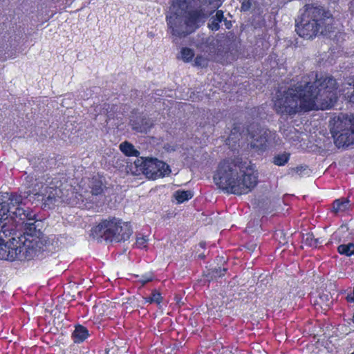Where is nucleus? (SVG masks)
Segmentation results:
<instances>
[{"label": "nucleus", "mask_w": 354, "mask_h": 354, "mask_svg": "<svg viewBox=\"0 0 354 354\" xmlns=\"http://www.w3.org/2000/svg\"><path fill=\"white\" fill-rule=\"evenodd\" d=\"M337 80L329 75L311 71L297 82L276 94L273 109L281 117L330 109L337 99Z\"/></svg>", "instance_id": "1"}, {"label": "nucleus", "mask_w": 354, "mask_h": 354, "mask_svg": "<svg viewBox=\"0 0 354 354\" xmlns=\"http://www.w3.org/2000/svg\"><path fill=\"white\" fill-rule=\"evenodd\" d=\"M258 178L257 171L238 156L221 160L213 176L218 188L239 196L254 189L258 184Z\"/></svg>", "instance_id": "2"}, {"label": "nucleus", "mask_w": 354, "mask_h": 354, "mask_svg": "<svg viewBox=\"0 0 354 354\" xmlns=\"http://www.w3.org/2000/svg\"><path fill=\"white\" fill-rule=\"evenodd\" d=\"M221 0H173L166 20L173 35L182 37L204 24L209 13L203 6H219Z\"/></svg>", "instance_id": "3"}, {"label": "nucleus", "mask_w": 354, "mask_h": 354, "mask_svg": "<svg viewBox=\"0 0 354 354\" xmlns=\"http://www.w3.org/2000/svg\"><path fill=\"white\" fill-rule=\"evenodd\" d=\"M133 233L130 223L124 222L115 216L102 219L91 230L93 239H104L109 242H124L129 239Z\"/></svg>", "instance_id": "4"}, {"label": "nucleus", "mask_w": 354, "mask_h": 354, "mask_svg": "<svg viewBox=\"0 0 354 354\" xmlns=\"http://www.w3.org/2000/svg\"><path fill=\"white\" fill-rule=\"evenodd\" d=\"M35 243L24 234L18 239L12 238L5 242L0 237V259L13 261L15 260H30L35 253Z\"/></svg>", "instance_id": "5"}, {"label": "nucleus", "mask_w": 354, "mask_h": 354, "mask_svg": "<svg viewBox=\"0 0 354 354\" xmlns=\"http://www.w3.org/2000/svg\"><path fill=\"white\" fill-rule=\"evenodd\" d=\"M36 181L31 191L32 194L43 202L44 209H52L60 192L58 188L62 185L61 181L57 178H51L48 175H44L36 179Z\"/></svg>", "instance_id": "6"}, {"label": "nucleus", "mask_w": 354, "mask_h": 354, "mask_svg": "<svg viewBox=\"0 0 354 354\" xmlns=\"http://www.w3.org/2000/svg\"><path fill=\"white\" fill-rule=\"evenodd\" d=\"M12 201L13 199L8 196V194H6V196H0V216L3 217L8 213L13 214L21 221L22 224H24L26 235L32 238L36 230L35 225L36 214L31 209L28 207L25 209L19 204L13 211L15 205L12 204Z\"/></svg>", "instance_id": "7"}, {"label": "nucleus", "mask_w": 354, "mask_h": 354, "mask_svg": "<svg viewBox=\"0 0 354 354\" xmlns=\"http://www.w3.org/2000/svg\"><path fill=\"white\" fill-rule=\"evenodd\" d=\"M209 51L208 57L197 55L194 65L197 67L206 68L209 62L220 63L223 65L232 63L238 59L235 53L238 51V46H205Z\"/></svg>", "instance_id": "8"}, {"label": "nucleus", "mask_w": 354, "mask_h": 354, "mask_svg": "<svg viewBox=\"0 0 354 354\" xmlns=\"http://www.w3.org/2000/svg\"><path fill=\"white\" fill-rule=\"evenodd\" d=\"M134 164L138 171L153 180L163 178L171 172L169 166L156 158L139 157Z\"/></svg>", "instance_id": "9"}, {"label": "nucleus", "mask_w": 354, "mask_h": 354, "mask_svg": "<svg viewBox=\"0 0 354 354\" xmlns=\"http://www.w3.org/2000/svg\"><path fill=\"white\" fill-rule=\"evenodd\" d=\"M348 121L343 115H337L330 122V131L334 139L335 145L338 147H347L354 144V135L345 126Z\"/></svg>", "instance_id": "10"}, {"label": "nucleus", "mask_w": 354, "mask_h": 354, "mask_svg": "<svg viewBox=\"0 0 354 354\" xmlns=\"http://www.w3.org/2000/svg\"><path fill=\"white\" fill-rule=\"evenodd\" d=\"M246 134L251 140V148L263 152L268 149V143L270 137V131L268 129L261 128L257 122H251L245 128Z\"/></svg>", "instance_id": "11"}, {"label": "nucleus", "mask_w": 354, "mask_h": 354, "mask_svg": "<svg viewBox=\"0 0 354 354\" xmlns=\"http://www.w3.org/2000/svg\"><path fill=\"white\" fill-rule=\"evenodd\" d=\"M305 7V11L301 16L310 19L312 22H315V24L322 27V29L326 27L329 37H331L330 22L332 19L330 18V12L326 11L323 7L315 4L306 5Z\"/></svg>", "instance_id": "12"}, {"label": "nucleus", "mask_w": 354, "mask_h": 354, "mask_svg": "<svg viewBox=\"0 0 354 354\" xmlns=\"http://www.w3.org/2000/svg\"><path fill=\"white\" fill-rule=\"evenodd\" d=\"M295 30L299 37L306 39H312L316 37L319 33L323 35H327L328 32L326 27L322 29V27L312 22L310 19L301 16L300 21L296 20Z\"/></svg>", "instance_id": "13"}, {"label": "nucleus", "mask_w": 354, "mask_h": 354, "mask_svg": "<svg viewBox=\"0 0 354 354\" xmlns=\"http://www.w3.org/2000/svg\"><path fill=\"white\" fill-rule=\"evenodd\" d=\"M88 188L90 189L91 194V196H88V199L93 205L97 206L99 201L101 200L104 195L106 187L101 177L95 176L89 180Z\"/></svg>", "instance_id": "14"}, {"label": "nucleus", "mask_w": 354, "mask_h": 354, "mask_svg": "<svg viewBox=\"0 0 354 354\" xmlns=\"http://www.w3.org/2000/svg\"><path fill=\"white\" fill-rule=\"evenodd\" d=\"M350 203L348 198L342 197L335 199L332 203L331 212L335 215L344 213L350 209Z\"/></svg>", "instance_id": "15"}, {"label": "nucleus", "mask_w": 354, "mask_h": 354, "mask_svg": "<svg viewBox=\"0 0 354 354\" xmlns=\"http://www.w3.org/2000/svg\"><path fill=\"white\" fill-rule=\"evenodd\" d=\"M89 336L88 329L81 324H77L72 333V338L75 343L80 344L84 342Z\"/></svg>", "instance_id": "16"}, {"label": "nucleus", "mask_w": 354, "mask_h": 354, "mask_svg": "<svg viewBox=\"0 0 354 354\" xmlns=\"http://www.w3.org/2000/svg\"><path fill=\"white\" fill-rule=\"evenodd\" d=\"M291 153L288 151H283L274 154L271 160V162L278 167H283L289 162Z\"/></svg>", "instance_id": "17"}, {"label": "nucleus", "mask_w": 354, "mask_h": 354, "mask_svg": "<svg viewBox=\"0 0 354 354\" xmlns=\"http://www.w3.org/2000/svg\"><path fill=\"white\" fill-rule=\"evenodd\" d=\"M133 129L138 132H145L152 127V123L146 118H141L139 120L133 121Z\"/></svg>", "instance_id": "18"}, {"label": "nucleus", "mask_w": 354, "mask_h": 354, "mask_svg": "<svg viewBox=\"0 0 354 354\" xmlns=\"http://www.w3.org/2000/svg\"><path fill=\"white\" fill-rule=\"evenodd\" d=\"M120 151L127 156H134L138 158L139 151L135 149L133 145L128 141H124L120 145Z\"/></svg>", "instance_id": "19"}, {"label": "nucleus", "mask_w": 354, "mask_h": 354, "mask_svg": "<svg viewBox=\"0 0 354 354\" xmlns=\"http://www.w3.org/2000/svg\"><path fill=\"white\" fill-rule=\"evenodd\" d=\"M224 19L223 12L222 10H217L216 14L209 19L208 27L213 31H216L220 28L219 24Z\"/></svg>", "instance_id": "20"}, {"label": "nucleus", "mask_w": 354, "mask_h": 354, "mask_svg": "<svg viewBox=\"0 0 354 354\" xmlns=\"http://www.w3.org/2000/svg\"><path fill=\"white\" fill-rule=\"evenodd\" d=\"M173 196L176 199L177 203L180 204L192 198L194 194L190 190L178 189L174 193Z\"/></svg>", "instance_id": "21"}, {"label": "nucleus", "mask_w": 354, "mask_h": 354, "mask_svg": "<svg viewBox=\"0 0 354 354\" xmlns=\"http://www.w3.org/2000/svg\"><path fill=\"white\" fill-rule=\"evenodd\" d=\"M16 46H7L6 49L0 50V62L16 57Z\"/></svg>", "instance_id": "22"}, {"label": "nucleus", "mask_w": 354, "mask_h": 354, "mask_svg": "<svg viewBox=\"0 0 354 354\" xmlns=\"http://www.w3.org/2000/svg\"><path fill=\"white\" fill-rule=\"evenodd\" d=\"M337 252L341 255L351 257L354 254V243L341 244L337 247Z\"/></svg>", "instance_id": "23"}, {"label": "nucleus", "mask_w": 354, "mask_h": 354, "mask_svg": "<svg viewBox=\"0 0 354 354\" xmlns=\"http://www.w3.org/2000/svg\"><path fill=\"white\" fill-rule=\"evenodd\" d=\"M144 299L146 303H156V304L160 305L162 301V297L158 290L154 289L151 291V295L149 297H145Z\"/></svg>", "instance_id": "24"}, {"label": "nucleus", "mask_w": 354, "mask_h": 354, "mask_svg": "<svg viewBox=\"0 0 354 354\" xmlns=\"http://www.w3.org/2000/svg\"><path fill=\"white\" fill-rule=\"evenodd\" d=\"M194 57V50L187 47H184L181 49L180 51V58L181 59L186 63L191 62Z\"/></svg>", "instance_id": "25"}, {"label": "nucleus", "mask_w": 354, "mask_h": 354, "mask_svg": "<svg viewBox=\"0 0 354 354\" xmlns=\"http://www.w3.org/2000/svg\"><path fill=\"white\" fill-rule=\"evenodd\" d=\"M227 270V269L225 268H215L209 271V275H210L211 279L220 278L223 277L226 274Z\"/></svg>", "instance_id": "26"}, {"label": "nucleus", "mask_w": 354, "mask_h": 354, "mask_svg": "<svg viewBox=\"0 0 354 354\" xmlns=\"http://www.w3.org/2000/svg\"><path fill=\"white\" fill-rule=\"evenodd\" d=\"M338 115H343L346 118V120L348 121H345V126L348 128V129L352 131L354 135V114H348L340 113Z\"/></svg>", "instance_id": "27"}, {"label": "nucleus", "mask_w": 354, "mask_h": 354, "mask_svg": "<svg viewBox=\"0 0 354 354\" xmlns=\"http://www.w3.org/2000/svg\"><path fill=\"white\" fill-rule=\"evenodd\" d=\"M266 19L263 15H253L252 19V24L255 28H260L263 27L266 25Z\"/></svg>", "instance_id": "28"}, {"label": "nucleus", "mask_w": 354, "mask_h": 354, "mask_svg": "<svg viewBox=\"0 0 354 354\" xmlns=\"http://www.w3.org/2000/svg\"><path fill=\"white\" fill-rule=\"evenodd\" d=\"M303 241L306 245L314 248L315 236H314L313 233H312V232L306 233L305 236L304 237Z\"/></svg>", "instance_id": "29"}, {"label": "nucleus", "mask_w": 354, "mask_h": 354, "mask_svg": "<svg viewBox=\"0 0 354 354\" xmlns=\"http://www.w3.org/2000/svg\"><path fill=\"white\" fill-rule=\"evenodd\" d=\"M153 279V273H147L142 275L137 281L142 286H145L146 283L152 281Z\"/></svg>", "instance_id": "30"}, {"label": "nucleus", "mask_w": 354, "mask_h": 354, "mask_svg": "<svg viewBox=\"0 0 354 354\" xmlns=\"http://www.w3.org/2000/svg\"><path fill=\"white\" fill-rule=\"evenodd\" d=\"M148 239L146 236L137 237L136 245L138 248L143 249L147 247Z\"/></svg>", "instance_id": "31"}, {"label": "nucleus", "mask_w": 354, "mask_h": 354, "mask_svg": "<svg viewBox=\"0 0 354 354\" xmlns=\"http://www.w3.org/2000/svg\"><path fill=\"white\" fill-rule=\"evenodd\" d=\"M241 134V124L235 123L234 124V127L231 131V136H234L235 139L239 140V137ZM234 139V138H232Z\"/></svg>", "instance_id": "32"}, {"label": "nucleus", "mask_w": 354, "mask_h": 354, "mask_svg": "<svg viewBox=\"0 0 354 354\" xmlns=\"http://www.w3.org/2000/svg\"><path fill=\"white\" fill-rule=\"evenodd\" d=\"M254 4L255 1L254 0H243L241 3V11L250 10Z\"/></svg>", "instance_id": "33"}, {"label": "nucleus", "mask_w": 354, "mask_h": 354, "mask_svg": "<svg viewBox=\"0 0 354 354\" xmlns=\"http://www.w3.org/2000/svg\"><path fill=\"white\" fill-rule=\"evenodd\" d=\"M348 84L353 87V91L348 96V102L354 104V75L349 78Z\"/></svg>", "instance_id": "34"}, {"label": "nucleus", "mask_w": 354, "mask_h": 354, "mask_svg": "<svg viewBox=\"0 0 354 354\" xmlns=\"http://www.w3.org/2000/svg\"><path fill=\"white\" fill-rule=\"evenodd\" d=\"M307 167H308L306 165H299L293 168L292 170L295 171L297 174L301 175L303 173V171L306 170Z\"/></svg>", "instance_id": "35"}, {"label": "nucleus", "mask_w": 354, "mask_h": 354, "mask_svg": "<svg viewBox=\"0 0 354 354\" xmlns=\"http://www.w3.org/2000/svg\"><path fill=\"white\" fill-rule=\"evenodd\" d=\"M345 36H346V35L344 33L338 32L335 33V35H334V37H338V38L337 39V42H342L345 40L344 39Z\"/></svg>", "instance_id": "36"}, {"label": "nucleus", "mask_w": 354, "mask_h": 354, "mask_svg": "<svg viewBox=\"0 0 354 354\" xmlns=\"http://www.w3.org/2000/svg\"><path fill=\"white\" fill-rule=\"evenodd\" d=\"M324 243V240L321 238H315V245L314 248H318L322 245Z\"/></svg>", "instance_id": "37"}, {"label": "nucleus", "mask_w": 354, "mask_h": 354, "mask_svg": "<svg viewBox=\"0 0 354 354\" xmlns=\"http://www.w3.org/2000/svg\"><path fill=\"white\" fill-rule=\"evenodd\" d=\"M223 21L224 22L225 28L227 29H230L231 28L232 24H231L230 21L227 20V19L224 17V19L223 20Z\"/></svg>", "instance_id": "38"}, {"label": "nucleus", "mask_w": 354, "mask_h": 354, "mask_svg": "<svg viewBox=\"0 0 354 354\" xmlns=\"http://www.w3.org/2000/svg\"><path fill=\"white\" fill-rule=\"evenodd\" d=\"M351 354H354V352H353V353H352Z\"/></svg>", "instance_id": "39"}]
</instances>
